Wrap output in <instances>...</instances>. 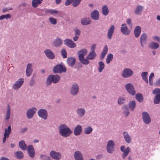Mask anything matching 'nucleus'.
Wrapping results in <instances>:
<instances>
[{
  "instance_id": "obj_37",
  "label": "nucleus",
  "mask_w": 160,
  "mask_h": 160,
  "mask_svg": "<svg viewBox=\"0 0 160 160\" xmlns=\"http://www.w3.org/2000/svg\"><path fill=\"white\" fill-rule=\"evenodd\" d=\"M136 103L135 101H132L129 102L128 103V108L131 111L133 110L135 108Z\"/></svg>"
},
{
  "instance_id": "obj_45",
  "label": "nucleus",
  "mask_w": 160,
  "mask_h": 160,
  "mask_svg": "<svg viewBox=\"0 0 160 160\" xmlns=\"http://www.w3.org/2000/svg\"><path fill=\"white\" fill-rule=\"evenodd\" d=\"M153 102L155 104H158L160 102V94H158L156 95L155 96Z\"/></svg>"
},
{
  "instance_id": "obj_58",
  "label": "nucleus",
  "mask_w": 160,
  "mask_h": 160,
  "mask_svg": "<svg viewBox=\"0 0 160 160\" xmlns=\"http://www.w3.org/2000/svg\"><path fill=\"white\" fill-rule=\"evenodd\" d=\"M155 41L159 42H160V38L159 37L157 36H155L152 38Z\"/></svg>"
},
{
  "instance_id": "obj_2",
  "label": "nucleus",
  "mask_w": 160,
  "mask_h": 160,
  "mask_svg": "<svg viewBox=\"0 0 160 160\" xmlns=\"http://www.w3.org/2000/svg\"><path fill=\"white\" fill-rule=\"evenodd\" d=\"M79 86L76 83L72 84L69 89V93L72 96H75L77 95L79 92Z\"/></svg>"
},
{
  "instance_id": "obj_62",
  "label": "nucleus",
  "mask_w": 160,
  "mask_h": 160,
  "mask_svg": "<svg viewBox=\"0 0 160 160\" xmlns=\"http://www.w3.org/2000/svg\"><path fill=\"white\" fill-rule=\"evenodd\" d=\"M127 24L130 27L132 26V21L131 19H128L127 20Z\"/></svg>"
},
{
  "instance_id": "obj_49",
  "label": "nucleus",
  "mask_w": 160,
  "mask_h": 160,
  "mask_svg": "<svg viewBox=\"0 0 160 160\" xmlns=\"http://www.w3.org/2000/svg\"><path fill=\"white\" fill-rule=\"evenodd\" d=\"M113 58V55L112 53H110L108 54L106 58V62L107 64H109L110 63L112 59Z\"/></svg>"
},
{
  "instance_id": "obj_29",
  "label": "nucleus",
  "mask_w": 160,
  "mask_h": 160,
  "mask_svg": "<svg viewBox=\"0 0 160 160\" xmlns=\"http://www.w3.org/2000/svg\"><path fill=\"white\" fill-rule=\"evenodd\" d=\"M33 70L31 64L28 63L27 66L26 74L27 77H29L32 74Z\"/></svg>"
},
{
  "instance_id": "obj_8",
  "label": "nucleus",
  "mask_w": 160,
  "mask_h": 160,
  "mask_svg": "<svg viewBox=\"0 0 160 160\" xmlns=\"http://www.w3.org/2000/svg\"><path fill=\"white\" fill-rule=\"evenodd\" d=\"M66 70V68L64 66L58 64L54 67L53 71L55 73H60L62 72H65Z\"/></svg>"
},
{
  "instance_id": "obj_36",
  "label": "nucleus",
  "mask_w": 160,
  "mask_h": 160,
  "mask_svg": "<svg viewBox=\"0 0 160 160\" xmlns=\"http://www.w3.org/2000/svg\"><path fill=\"white\" fill-rule=\"evenodd\" d=\"M109 12V10L107 5H105L102 8V13L104 16L107 15Z\"/></svg>"
},
{
  "instance_id": "obj_46",
  "label": "nucleus",
  "mask_w": 160,
  "mask_h": 160,
  "mask_svg": "<svg viewBox=\"0 0 160 160\" xmlns=\"http://www.w3.org/2000/svg\"><path fill=\"white\" fill-rule=\"evenodd\" d=\"M135 97L136 100L139 102H142L143 100L142 95L140 93H137L135 95Z\"/></svg>"
},
{
  "instance_id": "obj_42",
  "label": "nucleus",
  "mask_w": 160,
  "mask_h": 160,
  "mask_svg": "<svg viewBox=\"0 0 160 160\" xmlns=\"http://www.w3.org/2000/svg\"><path fill=\"white\" fill-rule=\"evenodd\" d=\"M148 72H142L141 73V76L142 79L146 83H148Z\"/></svg>"
},
{
  "instance_id": "obj_28",
  "label": "nucleus",
  "mask_w": 160,
  "mask_h": 160,
  "mask_svg": "<svg viewBox=\"0 0 160 160\" xmlns=\"http://www.w3.org/2000/svg\"><path fill=\"white\" fill-rule=\"evenodd\" d=\"M74 157L75 160H84L82 155L79 151L75 152L74 154Z\"/></svg>"
},
{
  "instance_id": "obj_51",
  "label": "nucleus",
  "mask_w": 160,
  "mask_h": 160,
  "mask_svg": "<svg viewBox=\"0 0 160 160\" xmlns=\"http://www.w3.org/2000/svg\"><path fill=\"white\" fill-rule=\"evenodd\" d=\"M11 18V16L9 14H8L6 15H3L0 16V20H2L4 19H8L10 18Z\"/></svg>"
},
{
  "instance_id": "obj_59",
  "label": "nucleus",
  "mask_w": 160,
  "mask_h": 160,
  "mask_svg": "<svg viewBox=\"0 0 160 160\" xmlns=\"http://www.w3.org/2000/svg\"><path fill=\"white\" fill-rule=\"evenodd\" d=\"M96 45L95 44H92L91 47V52H95V48H96Z\"/></svg>"
},
{
  "instance_id": "obj_38",
  "label": "nucleus",
  "mask_w": 160,
  "mask_h": 160,
  "mask_svg": "<svg viewBox=\"0 0 160 160\" xmlns=\"http://www.w3.org/2000/svg\"><path fill=\"white\" fill-rule=\"evenodd\" d=\"M92 131V128L90 126H88L84 128L83 131L85 134H89L91 133Z\"/></svg>"
},
{
  "instance_id": "obj_33",
  "label": "nucleus",
  "mask_w": 160,
  "mask_h": 160,
  "mask_svg": "<svg viewBox=\"0 0 160 160\" xmlns=\"http://www.w3.org/2000/svg\"><path fill=\"white\" fill-rule=\"evenodd\" d=\"M11 113V107L9 105L7 106L6 113L5 115V120H8L10 118V115Z\"/></svg>"
},
{
  "instance_id": "obj_39",
  "label": "nucleus",
  "mask_w": 160,
  "mask_h": 160,
  "mask_svg": "<svg viewBox=\"0 0 160 160\" xmlns=\"http://www.w3.org/2000/svg\"><path fill=\"white\" fill-rule=\"evenodd\" d=\"M52 75H49L47 78L46 81V84L47 86H50L52 82H53Z\"/></svg>"
},
{
  "instance_id": "obj_16",
  "label": "nucleus",
  "mask_w": 160,
  "mask_h": 160,
  "mask_svg": "<svg viewBox=\"0 0 160 160\" xmlns=\"http://www.w3.org/2000/svg\"><path fill=\"white\" fill-rule=\"evenodd\" d=\"M76 112L77 116L79 118H82L85 115L86 110L83 108H79L77 109Z\"/></svg>"
},
{
  "instance_id": "obj_48",
  "label": "nucleus",
  "mask_w": 160,
  "mask_h": 160,
  "mask_svg": "<svg viewBox=\"0 0 160 160\" xmlns=\"http://www.w3.org/2000/svg\"><path fill=\"white\" fill-rule=\"evenodd\" d=\"M53 78V83H55L58 82L60 80V76L57 74L53 75L52 76Z\"/></svg>"
},
{
  "instance_id": "obj_5",
  "label": "nucleus",
  "mask_w": 160,
  "mask_h": 160,
  "mask_svg": "<svg viewBox=\"0 0 160 160\" xmlns=\"http://www.w3.org/2000/svg\"><path fill=\"white\" fill-rule=\"evenodd\" d=\"M37 113L39 117L43 120H46L48 119V113L46 109L41 108L38 110Z\"/></svg>"
},
{
  "instance_id": "obj_27",
  "label": "nucleus",
  "mask_w": 160,
  "mask_h": 160,
  "mask_svg": "<svg viewBox=\"0 0 160 160\" xmlns=\"http://www.w3.org/2000/svg\"><path fill=\"white\" fill-rule=\"evenodd\" d=\"M82 132V126L78 125L75 127L74 130V134L75 136H78L81 134Z\"/></svg>"
},
{
  "instance_id": "obj_18",
  "label": "nucleus",
  "mask_w": 160,
  "mask_h": 160,
  "mask_svg": "<svg viewBox=\"0 0 160 160\" xmlns=\"http://www.w3.org/2000/svg\"><path fill=\"white\" fill-rule=\"evenodd\" d=\"M120 30L122 33L125 35L129 34L130 32V31L125 23H123L121 25Z\"/></svg>"
},
{
  "instance_id": "obj_4",
  "label": "nucleus",
  "mask_w": 160,
  "mask_h": 160,
  "mask_svg": "<svg viewBox=\"0 0 160 160\" xmlns=\"http://www.w3.org/2000/svg\"><path fill=\"white\" fill-rule=\"evenodd\" d=\"M133 74L132 70L129 68L124 69L122 71V76L124 78H128L131 77Z\"/></svg>"
},
{
  "instance_id": "obj_41",
  "label": "nucleus",
  "mask_w": 160,
  "mask_h": 160,
  "mask_svg": "<svg viewBox=\"0 0 160 160\" xmlns=\"http://www.w3.org/2000/svg\"><path fill=\"white\" fill-rule=\"evenodd\" d=\"M159 44L155 42H152L149 44V47L152 49H157L159 47Z\"/></svg>"
},
{
  "instance_id": "obj_32",
  "label": "nucleus",
  "mask_w": 160,
  "mask_h": 160,
  "mask_svg": "<svg viewBox=\"0 0 160 160\" xmlns=\"http://www.w3.org/2000/svg\"><path fill=\"white\" fill-rule=\"evenodd\" d=\"M123 114L125 116H128L130 114L129 108L126 105H124L122 108Z\"/></svg>"
},
{
  "instance_id": "obj_60",
  "label": "nucleus",
  "mask_w": 160,
  "mask_h": 160,
  "mask_svg": "<svg viewBox=\"0 0 160 160\" xmlns=\"http://www.w3.org/2000/svg\"><path fill=\"white\" fill-rule=\"evenodd\" d=\"M73 0H66L65 1V4L66 6H68L70 5Z\"/></svg>"
},
{
  "instance_id": "obj_43",
  "label": "nucleus",
  "mask_w": 160,
  "mask_h": 160,
  "mask_svg": "<svg viewBox=\"0 0 160 160\" xmlns=\"http://www.w3.org/2000/svg\"><path fill=\"white\" fill-rule=\"evenodd\" d=\"M126 101V98L122 96L119 97L117 100L118 104L119 105L124 104Z\"/></svg>"
},
{
  "instance_id": "obj_40",
  "label": "nucleus",
  "mask_w": 160,
  "mask_h": 160,
  "mask_svg": "<svg viewBox=\"0 0 160 160\" xmlns=\"http://www.w3.org/2000/svg\"><path fill=\"white\" fill-rule=\"evenodd\" d=\"M14 155L18 159L22 158L24 157L23 153L21 151L16 152H15Z\"/></svg>"
},
{
  "instance_id": "obj_57",
  "label": "nucleus",
  "mask_w": 160,
  "mask_h": 160,
  "mask_svg": "<svg viewBox=\"0 0 160 160\" xmlns=\"http://www.w3.org/2000/svg\"><path fill=\"white\" fill-rule=\"evenodd\" d=\"M152 93L154 94H160V89L159 88L155 89L153 91Z\"/></svg>"
},
{
  "instance_id": "obj_7",
  "label": "nucleus",
  "mask_w": 160,
  "mask_h": 160,
  "mask_svg": "<svg viewBox=\"0 0 160 160\" xmlns=\"http://www.w3.org/2000/svg\"><path fill=\"white\" fill-rule=\"evenodd\" d=\"M24 82V79L22 78L19 79L13 84L12 88L13 90H17L20 88Z\"/></svg>"
},
{
  "instance_id": "obj_44",
  "label": "nucleus",
  "mask_w": 160,
  "mask_h": 160,
  "mask_svg": "<svg viewBox=\"0 0 160 160\" xmlns=\"http://www.w3.org/2000/svg\"><path fill=\"white\" fill-rule=\"evenodd\" d=\"M11 132V126H8L7 128L5 129V132L4 136H5L9 137V135Z\"/></svg>"
},
{
  "instance_id": "obj_56",
  "label": "nucleus",
  "mask_w": 160,
  "mask_h": 160,
  "mask_svg": "<svg viewBox=\"0 0 160 160\" xmlns=\"http://www.w3.org/2000/svg\"><path fill=\"white\" fill-rule=\"evenodd\" d=\"M81 1V0H74L72 3L73 6L76 7L78 6L80 3Z\"/></svg>"
},
{
  "instance_id": "obj_35",
  "label": "nucleus",
  "mask_w": 160,
  "mask_h": 160,
  "mask_svg": "<svg viewBox=\"0 0 160 160\" xmlns=\"http://www.w3.org/2000/svg\"><path fill=\"white\" fill-rule=\"evenodd\" d=\"M43 0H32V5L34 8H36L40 5Z\"/></svg>"
},
{
  "instance_id": "obj_13",
  "label": "nucleus",
  "mask_w": 160,
  "mask_h": 160,
  "mask_svg": "<svg viewBox=\"0 0 160 160\" xmlns=\"http://www.w3.org/2000/svg\"><path fill=\"white\" fill-rule=\"evenodd\" d=\"M50 156L52 159L55 160H60L62 158L60 153L54 150H52L50 152Z\"/></svg>"
},
{
  "instance_id": "obj_21",
  "label": "nucleus",
  "mask_w": 160,
  "mask_h": 160,
  "mask_svg": "<svg viewBox=\"0 0 160 160\" xmlns=\"http://www.w3.org/2000/svg\"><path fill=\"white\" fill-rule=\"evenodd\" d=\"M62 40L59 38H57L54 39L52 42L53 46L56 48L60 47L62 45Z\"/></svg>"
},
{
  "instance_id": "obj_54",
  "label": "nucleus",
  "mask_w": 160,
  "mask_h": 160,
  "mask_svg": "<svg viewBox=\"0 0 160 160\" xmlns=\"http://www.w3.org/2000/svg\"><path fill=\"white\" fill-rule=\"evenodd\" d=\"M49 20L52 24L56 25L57 23V21L56 19L53 17L49 18Z\"/></svg>"
},
{
  "instance_id": "obj_63",
  "label": "nucleus",
  "mask_w": 160,
  "mask_h": 160,
  "mask_svg": "<svg viewBox=\"0 0 160 160\" xmlns=\"http://www.w3.org/2000/svg\"><path fill=\"white\" fill-rule=\"evenodd\" d=\"M106 54L107 53H106L105 52H102L100 56L101 59L102 60L104 58Z\"/></svg>"
},
{
  "instance_id": "obj_24",
  "label": "nucleus",
  "mask_w": 160,
  "mask_h": 160,
  "mask_svg": "<svg viewBox=\"0 0 160 160\" xmlns=\"http://www.w3.org/2000/svg\"><path fill=\"white\" fill-rule=\"evenodd\" d=\"M44 53L46 56L49 59H52L55 58V56L52 52L48 49L44 50Z\"/></svg>"
},
{
  "instance_id": "obj_9",
  "label": "nucleus",
  "mask_w": 160,
  "mask_h": 160,
  "mask_svg": "<svg viewBox=\"0 0 160 160\" xmlns=\"http://www.w3.org/2000/svg\"><path fill=\"white\" fill-rule=\"evenodd\" d=\"M37 110L36 108L35 107H32L28 110L26 113L27 118L28 119L32 118L36 113Z\"/></svg>"
},
{
  "instance_id": "obj_11",
  "label": "nucleus",
  "mask_w": 160,
  "mask_h": 160,
  "mask_svg": "<svg viewBox=\"0 0 160 160\" xmlns=\"http://www.w3.org/2000/svg\"><path fill=\"white\" fill-rule=\"evenodd\" d=\"M142 119L143 122L146 124H149L151 122V118L149 113L144 111L142 113Z\"/></svg>"
},
{
  "instance_id": "obj_14",
  "label": "nucleus",
  "mask_w": 160,
  "mask_h": 160,
  "mask_svg": "<svg viewBox=\"0 0 160 160\" xmlns=\"http://www.w3.org/2000/svg\"><path fill=\"white\" fill-rule=\"evenodd\" d=\"M96 54L95 52H90L86 57L85 59L84 65H88L89 64L90 62L89 60H92L96 58Z\"/></svg>"
},
{
  "instance_id": "obj_55",
  "label": "nucleus",
  "mask_w": 160,
  "mask_h": 160,
  "mask_svg": "<svg viewBox=\"0 0 160 160\" xmlns=\"http://www.w3.org/2000/svg\"><path fill=\"white\" fill-rule=\"evenodd\" d=\"M61 55L63 58H66L67 57V52L65 49H62L61 51Z\"/></svg>"
},
{
  "instance_id": "obj_1",
  "label": "nucleus",
  "mask_w": 160,
  "mask_h": 160,
  "mask_svg": "<svg viewBox=\"0 0 160 160\" xmlns=\"http://www.w3.org/2000/svg\"><path fill=\"white\" fill-rule=\"evenodd\" d=\"M59 133L62 136L66 138L70 136L72 131L65 124H62L59 127Z\"/></svg>"
},
{
  "instance_id": "obj_26",
  "label": "nucleus",
  "mask_w": 160,
  "mask_h": 160,
  "mask_svg": "<svg viewBox=\"0 0 160 160\" xmlns=\"http://www.w3.org/2000/svg\"><path fill=\"white\" fill-rule=\"evenodd\" d=\"M143 8V7L141 5L137 6L134 9V13L136 15H141L142 13Z\"/></svg>"
},
{
  "instance_id": "obj_15",
  "label": "nucleus",
  "mask_w": 160,
  "mask_h": 160,
  "mask_svg": "<svg viewBox=\"0 0 160 160\" xmlns=\"http://www.w3.org/2000/svg\"><path fill=\"white\" fill-rule=\"evenodd\" d=\"M27 150L29 156L32 158H34L35 156L36 152L33 146L32 145H28Z\"/></svg>"
},
{
  "instance_id": "obj_12",
  "label": "nucleus",
  "mask_w": 160,
  "mask_h": 160,
  "mask_svg": "<svg viewBox=\"0 0 160 160\" xmlns=\"http://www.w3.org/2000/svg\"><path fill=\"white\" fill-rule=\"evenodd\" d=\"M125 87L126 90L132 96L135 94L136 91L132 84L130 83H127L125 85Z\"/></svg>"
},
{
  "instance_id": "obj_22",
  "label": "nucleus",
  "mask_w": 160,
  "mask_h": 160,
  "mask_svg": "<svg viewBox=\"0 0 160 160\" xmlns=\"http://www.w3.org/2000/svg\"><path fill=\"white\" fill-rule=\"evenodd\" d=\"M147 35L145 33L141 34L140 38V42L141 46L143 47L147 43Z\"/></svg>"
},
{
  "instance_id": "obj_6",
  "label": "nucleus",
  "mask_w": 160,
  "mask_h": 160,
  "mask_svg": "<svg viewBox=\"0 0 160 160\" xmlns=\"http://www.w3.org/2000/svg\"><path fill=\"white\" fill-rule=\"evenodd\" d=\"M115 143L112 140L108 141L106 146V149L107 152L110 154H111L114 151Z\"/></svg>"
},
{
  "instance_id": "obj_61",
  "label": "nucleus",
  "mask_w": 160,
  "mask_h": 160,
  "mask_svg": "<svg viewBox=\"0 0 160 160\" xmlns=\"http://www.w3.org/2000/svg\"><path fill=\"white\" fill-rule=\"evenodd\" d=\"M108 51V48L107 46L106 45L104 47L102 51V52H105L106 53H107Z\"/></svg>"
},
{
  "instance_id": "obj_50",
  "label": "nucleus",
  "mask_w": 160,
  "mask_h": 160,
  "mask_svg": "<svg viewBox=\"0 0 160 160\" xmlns=\"http://www.w3.org/2000/svg\"><path fill=\"white\" fill-rule=\"evenodd\" d=\"M46 13H49L52 15L58 13V11L55 9H50L46 11Z\"/></svg>"
},
{
  "instance_id": "obj_47",
  "label": "nucleus",
  "mask_w": 160,
  "mask_h": 160,
  "mask_svg": "<svg viewBox=\"0 0 160 160\" xmlns=\"http://www.w3.org/2000/svg\"><path fill=\"white\" fill-rule=\"evenodd\" d=\"M99 68L98 69V72H101L102 71L104 68L105 65L103 62L102 61L99 62L98 63Z\"/></svg>"
},
{
  "instance_id": "obj_64",
  "label": "nucleus",
  "mask_w": 160,
  "mask_h": 160,
  "mask_svg": "<svg viewBox=\"0 0 160 160\" xmlns=\"http://www.w3.org/2000/svg\"><path fill=\"white\" fill-rule=\"evenodd\" d=\"M106 54L107 53H106L105 52H102L100 56L101 59L102 60L104 58Z\"/></svg>"
},
{
  "instance_id": "obj_31",
  "label": "nucleus",
  "mask_w": 160,
  "mask_h": 160,
  "mask_svg": "<svg viewBox=\"0 0 160 160\" xmlns=\"http://www.w3.org/2000/svg\"><path fill=\"white\" fill-rule=\"evenodd\" d=\"M18 146L23 151L26 150L28 148V146L25 143V141L23 140L19 142Z\"/></svg>"
},
{
  "instance_id": "obj_10",
  "label": "nucleus",
  "mask_w": 160,
  "mask_h": 160,
  "mask_svg": "<svg viewBox=\"0 0 160 160\" xmlns=\"http://www.w3.org/2000/svg\"><path fill=\"white\" fill-rule=\"evenodd\" d=\"M120 150L123 152L122 155V158L125 159L129 153L131 151V149L129 147L126 148L125 146L122 145L120 147Z\"/></svg>"
},
{
  "instance_id": "obj_3",
  "label": "nucleus",
  "mask_w": 160,
  "mask_h": 160,
  "mask_svg": "<svg viewBox=\"0 0 160 160\" xmlns=\"http://www.w3.org/2000/svg\"><path fill=\"white\" fill-rule=\"evenodd\" d=\"M88 52V51L86 48H83L78 51V59L80 62L84 64L85 62L84 56L86 55Z\"/></svg>"
},
{
  "instance_id": "obj_25",
  "label": "nucleus",
  "mask_w": 160,
  "mask_h": 160,
  "mask_svg": "<svg viewBox=\"0 0 160 160\" xmlns=\"http://www.w3.org/2000/svg\"><path fill=\"white\" fill-rule=\"evenodd\" d=\"M75 62L76 59L74 58L69 57L67 58V64L70 67H73L75 65Z\"/></svg>"
},
{
  "instance_id": "obj_52",
  "label": "nucleus",
  "mask_w": 160,
  "mask_h": 160,
  "mask_svg": "<svg viewBox=\"0 0 160 160\" xmlns=\"http://www.w3.org/2000/svg\"><path fill=\"white\" fill-rule=\"evenodd\" d=\"M40 158L43 160H51L50 157L46 155L41 154L40 155Z\"/></svg>"
},
{
  "instance_id": "obj_34",
  "label": "nucleus",
  "mask_w": 160,
  "mask_h": 160,
  "mask_svg": "<svg viewBox=\"0 0 160 160\" xmlns=\"http://www.w3.org/2000/svg\"><path fill=\"white\" fill-rule=\"evenodd\" d=\"M81 22L82 25H86L90 24L91 23V21L89 18L85 17L82 19Z\"/></svg>"
},
{
  "instance_id": "obj_23",
  "label": "nucleus",
  "mask_w": 160,
  "mask_h": 160,
  "mask_svg": "<svg viewBox=\"0 0 160 160\" xmlns=\"http://www.w3.org/2000/svg\"><path fill=\"white\" fill-rule=\"evenodd\" d=\"M91 17L94 20H98L99 19V12L98 10H95L92 12L91 13Z\"/></svg>"
},
{
  "instance_id": "obj_53",
  "label": "nucleus",
  "mask_w": 160,
  "mask_h": 160,
  "mask_svg": "<svg viewBox=\"0 0 160 160\" xmlns=\"http://www.w3.org/2000/svg\"><path fill=\"white\" fill-rule=\"evenodd\" d=\"M73 31L74 32V35L77 36H79L80 35L81 31L77 28H75L73 29Z\"/></svg>"
},
{
  "instance_id": "obj_19",
  "label": "nucleus",
  "mask_w": 160,
  "mask_h": 160,
  "mask_svg": "<svg viewBox=\"0 0 160 160\" xmlns=\"http://www.w3.org/2000/svg\"><path fill=\"white\" fill-rule=\"evenodd\" d=\"M115 29V27L114 25L111 26L108 29L107 37L109 40L112 39L113 34L114 32Z\"/></svg>"
},
{
  "instance_id": "obj_30",
  "label": "nucleus",
  "mask_w": 160,
  "mask_h": 160,
  "mask_svg": "<svg viewBox=\"0 0 160 160\" xmlns=\"http://www.w3.org/2000/svg\"><path fill=\"white\" fill-rule=\"evenodd\" d=\"M141 27L139 26H136L134 31V33L135 37L136 38H138L141 34Z\"/></svg>"
},
{
  "instance_id": "obj_20",
  "label": "nucleus",
  "mask_w": 160,
  "mask_h": 160,
  "mask_svg": "<svg viewBox=\"0 0 160 160\" xmlns=\"http://www.w3.org/2000/svg\"><path fill=\"white\" fill-rule=\"evenodd\" d=\"M64 44L69 48H73L76 47V44L72 40L66 39L64 41Z\"/></svg>"
},
{
  "instance_id": "obj_17",
  "label": "nucleus",
  "mask_w": 160,
  "mask_h": 160,
  "mask_svg": "<svg viewBox=\"0 0 160 160\" xmlns=\"http://www.w3.org/2000/svg\"><path fill=\"white\" fill-rule=\"evenodd\" d=\"M123 138L126 143L128 144L130 143L132 141V138L128 132L124 131L122 132Z\"/></svg>"
}]
</instances>
